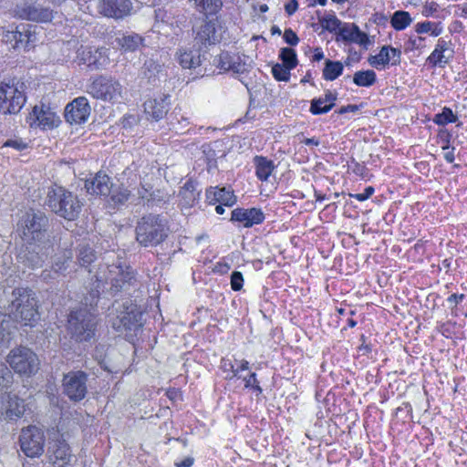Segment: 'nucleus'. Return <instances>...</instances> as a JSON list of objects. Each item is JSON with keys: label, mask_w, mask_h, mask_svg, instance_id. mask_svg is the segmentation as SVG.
<instances>
[{"label": "nucleus", "mask_w": 467, "mask_h": 467, "mask_svg": "<svg viewBox=\"0 0 467 467\" xmlns=\"http://www.w3.org/2000/svg\"><path fill=\"white\" fill-rule=\"evenodd\" d=\"M105 48H93L91 47H81L78 51L79 64L86 65L91 69L99 68L105 62Z\"/></svg>", "instance_id": "obj_23"}, {"label": "nucleus", "mask_w": 467, "mask_h": 467, "mask_svg": "<svg viewBox=\"0 0 467 467\" xmlns=\"http://www.w3.org/2000/svg\"><path fill=\"white\" fill-rule=\"evenodd\" d=\"M19 443L22 451L27 457H38L44 452V431L42 429L33 425L24 428L19 436Z\"/></svg>", "instance_id": "obj_14"}, {"label": "nucleus", "mask_w": 467, "mask_h": 467, "mask_svg": "<svg viewBox=\"0 0 467 467\" xmlns=\"http://www.w3.org/2000/svg\"><path fill=\"white\" fill-rule=\"evenodd\" d=\"M411 22L412 18L410 13L402 10L394 12L390 18L391 26L398 31L405 29Z\"/></svg>", "instance_id": "obj_37"}, {"label": "nucleus", "mask_w": 467, "mask_h": 467, "mask_svg": "<svg viewBox=\"0 0 467 467\" xmlns=\"http://www.w3.org/2000/svg\"><path fill=\"white\" fill-rule=\"evenodd\" d=\"M206 199L210 204L221 203L231 207L236 202L233 191L226 188L210 187L206 190Z\"/></svg>", "instance_id": "obj_26"}, {"label": "nucleus", "mask_w": 467, "mask_h": 467, "mask_svg": "<svg viewBox=\"0 0 467 467\" xmlns=\"http://www.w3.org/2000/svg\"><path fill=\"white\" fill-rule=\"evenodd\" d=\"M432 26V22L431 21H424L417 23L414 26L415 32L417 34H425V33H431V29Z\"/></svg>", "instance_id": "obj_60"}, {"label": "nucleus", "mask_w": 467, "mask_h": 467, "mask_svg": "<svg viewBox=\"0 0 467 467\" xmlns=\"http://www.w3.org/2000/svg\"><path fill=\"white\" fill-rule=\"evenodd\" d=\"M30 118L37 121V125L42 129H52L56 127L59 121L58 117L49 108H46L44 105L35 106Z\"/></svg>", "instance_id": "obj_25"}, {"label": "nucleus", "mask_w": 467, "mask_h": 467, "mask_svg": "<svg viewBox=\"0 0 467 467\" xmlns=\"http://www.w3.org/2000/svg\"><path fill=\"white\" fill-rule=\"evenodd\" d=\"M97 8L103 16L119 20L131 14L133 4L130 0H99Z\"/></svg>", "instance_id": "obj_15"}, {"label": "nucleus", "mask_w": 467, "mask_h": 467, "mask_svg": "<svg viewBox=\"0 0 467 467\" xmlns=\"http://www.w3.org/2000/svg\"><path fill=\"white\" fill-rule=\"evenodd\" d=\"M330 110H331V105H327V103H326L324 101V99L322 97L317 98V99H313L311 100V105H310L309 111L313 115L325 114V113H327Z\"/></svg>", "instance_id": "obj_45"}, {"label": "nucleus", "mask_w": 467, "mask_h": 467, "mask_svg": "<svg viewBox=\"0 0 467 467\" xmlns=\"http://www.w3.org/2000/svg\"><path fill=\"white\" fill-rule=\"evenodd\" d=\"M170 200V194L161 190H154L149 193L147 197L146 204L148 207L161 206L168 202Z\"/></svg>", "instance_id": "obj_41"}, {"label": "nucleus", "mask_w": 467, "mask_h": 467, "mask_svg": "<svg viewBox=\"0 0 467 467\" xmlns=\"http://www.w3.org/2000/svg\"><path fill=\"white\" fill-rule=\"evenodd\" d=\"M7 362L16 373L26 375L36 373L39 366L37 356L26 347L11 350L7 357Z\"/></svg>", "instance_id": "obj_12"}, {"label": "nucleus", "mask_w": 467, "mask_h": 467, "mask_svg": "<svg viewBox=\"0 0 467 467\" xmlns=\"http://www.w3.org/2000/svg\"><path fill=\"white\" fill-rule=\"evenodd\" d=\"M90 114V107L85 97H78L65 109V119L70 124L84 123Z\"/></svg>", "instance_id": "obj_16"}, {"label": "nucleus", "mask_w": 467, "mask_h": 467, "mask_svg": "<svg viewBox=\"0 0 467 467\" xmlns=\"http://www.w3.org/2000/svg\"><path fill=\"white\" fill-rule=\"evenodd\" d=\"M87 91L94 99L116 101L121 98L122 86L112 78L99 76L88 86Z\"/></svg>", "instance_id": "obj_9"}, {"label": "nucleus", "mask_w": 467, "mask_h": 467, "mask_svg": "<svg viewBox=\"0 0 467 467\" xmlns=\"http://www.w3.org/2000/svg\"><path fill=\"white\" fill-rule=\"evenodd\" d=\"M178 60L183 68H195L201 65V55L198 49H180Z\"/></svg>", "instance_id": "obj_29"}, {"label": "nucleus", "mask_w": 467, "mask_h": 467, "mask_svg": "<svg viewBox=\"0 0 467 467\" xmlns=\"http://www.w3.org/2000/svg\"><path fill=\"white\" fill-rule=\"evenodd\" d=\"M244 285V276L239 271H234L231 275V287L234 291H240Z\"/></svg>", "instance_id": "obj_51"}, {"label": "nucleus", "mask_w": 467, "mask_h": 467, "mask_svg": "<svg viewBox=\"0 0 467 467\" xmlns=\"http://www.w3.org/2000/svg\"><path fill=\"white\" fill-rule=\"evenodd\" d=\"M440 10V5L436 2H426L422 6L421 14L423 16H434L435 13Z\"/></svg>", "instance_id": "obj_52"}, {"label": "nucleus", "mask_w": 467, "mask_h": 467, "mask_svg": "<svg viewBox=\"0 0 467 467\" xmlns=\"http://www.w3.org/2000/svg\"><path fill=\"white\" fill-rule=\"evenodd\" d=\"M11 323L9 318L0 314V346H6L11 340Z\"/></svg>", "instance_id": "obj_42"}, {"label": "nucleus", "mask_w": 467, "mask_h": 467, "mask_svg": "<svg viewBox=\"0 0 467 467\" xmlns=\"http://www.w3.org/2000/svg\"><path fill=\"white\" fill-rule=\"evenodd\" d=\"M253 161L256 177L262 182L267 181L275 168L273 161L264 156H255Z\"/></svg>", "instance_id": "obj_30"}, {"label": "nucleus", "mask_w": 467, "mask_h": 467, "mask_svg": "<svg viewBox=\"0 0 467 467\" xmlns=\"http://www.w3.org/2000/svg\"><path fill=\"white\" fill-rule=\"evenodd\" d=\"M457 120V117L453 114L450 108L444 107L441 113L435 115L433 121L438 124L444 126L448 123H454Z\"/></svg>", "instance_id": "obj_44"}, {"label": "nucleus", "mask_w": 467, "mask_h": 467, "mask_svg": "<svg viewBox=\"0 0 467 467\" xmlns=\"http://www.w3.org/2000/svg\"><path fill=\"white\" fill-rule=\"evenodd\" d=\"M283 38L286 44L295 47L299 43V37L292 28H286L284 32Z\"/></svg>", "instance_id": "obj_54"}, {"label": "nucleus", "mask_w": 467, "mask_h": 467, "mask_svg": "<svg viewBox=\"0 0 467 467\" xmlns=\"http://www.w3.org/2000/svg\"><path fill=\"white\" fill-rule=\"evenodd\" d=\"M144 41V37L135 32L119 33L115 39L118 47L123 53L136 52L145 46Z\"/></svg>", "instance_id": "obj_24"}, {"label": "nucleus", "mask_w": 467, "mask_h": 467, "mask_svg": "<svg viewBox=\"0 0 467 467\" xmlns=\"http://www.w3.org/2000/svg\"><path fill=\"white\" fill-rule=\"evenodd\" d=\"M200 192L196 191L195 183L192 181H188L184 183L179 192V196L183 201L184 205H193L197 196Z\"/></svg>", "instance_id": "obj_35"}, {"label": "nucleus", "mask_w": 467, "mask_h": 467, "mask_svg": "<svg viewBox=\"0 0 467 467\" xmlns=\"http://www.w3.org/2000/svg\"><path fill=\"white\" fill-rule=\"evenodd\" d=\"M234 60V57L231 56L228 52L220 54L218 57L217 66L225 71L230 70L232 64Z\"/></svg>", "instance_id": "obj_50"}, {"label": "nucleus", "mask_w": 467, "mask_h": 467, "mask_svg": "<svg viewBox=\"0 0 467 467\" xmlns=\"http://www.w3.org/2000/svg\"><path fill=\"white\" fill-rule=\"evenodd\" d=\"M243 379L244 381L245 389H252L257 394H261L263 392V389L260 387L259 381L254 372L250 373L247 377H244Z\"/></svg>", "instance_id": "obj_48"}, {"label": "nucleus", "mask_w": 467, "mask_h": 467, "mask_svg": "<svg viewBox=\"0 0 467 467\" xmlns=\"http://www.w3.org/2000/svg\"><path fill=\"white\" fill-rule=\"evenodd\" d=\"M45 203L57 215L68 221L78 218L81 212V202L78 196L61 186L48 190Z\"/></svg>", "instance_id": "obj_2"}, {"label": "nucleus", "mask_w": 467, "mask_h": 467, "mask_svg": "<svg viewBox=\"0 0 467 467\" xmlns=\"http://www.w3.org/2000/svg\"><path fill=\"white\" fill-rule=\"evenodd\" d=\"M170 129L173 130L176 133H184L189 126V121L183 115L173 111L169 117Z\"/></svg>", "instance_id": "obj_39"}, {"label": "nucleus", "mask_w": 467, "mask_h": 467, "mask_svg": "<svg viewBox=\"0 0 467 467\" xmlns=\"http://www.w3.org/2000/svg\"><path fill=\"white\" fill-rule=\"evenodd\" d=\"M322 27L331 33H337L342 22L335 16L328 15L319 19Z\"/></svg>", "instance_id": "obj_43"}, {"label": "nucleus", "mask_w": 467, "mask_h": 467, "mask_svg": "<svg viewBox=\"0 0 467 467\" xmlns=\"http://www.w3.org/2000/svg\"><path fill=\"white\" fill-rule=\"evenodd\" d=\"M232 221L238 222L244 227L249 228L254 224H260L265 221V214L259 208H236L232 212Z\"/></svg>", "instance_id": "obj_20"}, {"label": "nucleus", "mask_w": 467, "mask_h": 467, "mask_svg": "<svg viewBox=\"0 0 467 467\" xmlns=\"http://www.w3.org/2000/svg\"><path fill=\"white\" fill-rule=\"evenodd\" d=\"M26 411L25 401L16 395H9L7 400V408L5 410L6 417L11 420L21 418Z\"/></svg>", "instance_id": "obj_31"}, {"label": "nucleus", "mask_w": 467, "mask_h": 467, "mask_svg": "<svg viewBox=\"0 0 467 467\" xmlns=\"http://www.w3.org/2000/svg\"><path fill=\"white\" fill-rule=\"evenodd\" d=\"M451 40H446L443 37L438 39L434 50L427 57V62L432 67L439 66L440 67H445L449 63L451 57H446L447 52L451 46Z\"/></svg>", "instance_id": "obj_27"}, {"label": "nucleus", "mask_w": 467, "mask_h": 467, "mask_svg": "<svg viewBox=\"0 0 467 467\" xmlns=\"http://www.w3.org/2000/svg\"><path fill=\"white\" fill-rule=\"evenodd\" d=\"M12 373L11 371L5 366H0V385L7 386L11 382Z\"/></svg>", "instance_id": "obj_56"}, {"label": "nucleus", "mask_w": 467, "mask_h": 467, "mask_svg": "<svg viewBox=\"0 0 467 467\" xmlns=\"http://www.w3.org/2000/svg\"><path fill=\"white\" fill-rule=\"evenodd\" d=\"M169 234L168 220L161 214H145L138 220L135 226V239L142 247L158 246L167 239Z\"/></svg>", "instance_id": "obj_1"}, {"label": "nucleus", "mask_w": 467, "mask_h": 467, "mask_svg": "<svg viewBox=\"0 0 467 467\" xmlns=\"http://www.w3.org/2000/svg\"><path fill=\"white\" fill-rule=\"evenodd\" d=\"M36 26L29 24H20L14 29L16 35L18 49H28L36 41Z\"/></svg>", "instance_id": "obj_28"}, {"label": "nucleus", "mask_w": 467, "mask_h": 467, "mask_svg": "<svg viewBox=\"0 0 467 467\" xmlns=\"http://www.w3.org/2000/svg\"><path fill=\"white\" fill-rule=\"evenodd\" d=\"M5 147H11L17 150H22L26 148V143H25L22 140H7L4 143Z\"/></svg>", "instance_id": "obj_61"}, {"label": "nucleus", "mask_w": 467, "mask_h": 467, "mask_svg": "<svg viewBox=\"0 0 467 467\" xmlns=\"http://www.w3.org/2000/svg\"><path fill=\"white\" fill-rule=\"evenodd\" d=\"M161 66L153 61L152 59L146 60L142 67V72L143 74L150 79L153 76H155V73L160 71Z\"/></svg>", "instance_id": "obj_49"}, {"label": "nucleus", "mask_w": 467, "mask_h": 467, "mask_svg": "<svg viewBox=\"0 0 467 467\" xmlns=\"http://www.w3.org/2000/svg\"><path fill=\"white\" fill-rule=\"evenodd\" d=\"M400 57L401 52L400 49L390 46H383L379 54L371 56L368 58V62L376 68H379V67H384L389 63L393 66H397L400 63Z\"/></svg>", "instance_id": "obj_21"}, {"label": "nucleus", "mask_w": 467, "mask_h": 467, "mask_svg": "<svg viewBox=\"0 0 467 467\" xmlns=\"http://www.w3.org/2000/svg\"><path fill=\"white\" fill-rule=\"evenodd\" d=\"M49 461L55 467H66L70 463L72 453L67 441L57 439L48 447Z\"/></svg>", "instance_id": "obj_18"}, {"label": "nucleus", "mask_w": 467, "mask_h": 467, "mask_svg": "<svg viewBox=\"0 0 467 467\" xmlns=\"http://www.w3.org/2000/svg\"><path fill=\"white\" fill-rule=\"evenodd\" d=\"M222 368L224 369V371L232 372V376L228 377L229 379H233L238 376V369L234 368V365L231 361L223 359Z\"/></svg>", "instance_id": "obj_62"}, {"label": "nucleus", "mask_w": 467, "mask_h": 467, "mask_svg": "<svg viewBox=\"0 0 467 467\" xmlns=\"http://www.w3.org/2000/svg\"><path fill=\"white\" fill-rule=\"evenodd\" d=\"M344 66L340 61L327 59L323 68V78L327 81H333L343 73Z\"/></svg>", "instance_id": "obj_33"}, {"label": "nucleus", "mask_w": 467, "mask_h": 467, "mask_svg": "<svg viewBox=\"0 0 467 467\" xmlns=\"http://www.w3.org/2000/svg\"><path fill=\"white\" fill-rule=\"evenodd\" d=\"M351 42L359 45H367L368 42V36L366 33L360 31L359 27L357 26L354 27V36Z\"/></svg>", "instance_id": "obj_55"}, {"label": "nucleus", "mask_w": 467, "mask_h": 467, "mask_svg": "<svg viewBox=\"0 0 467 467\" xmlns=\"http://www.w3.org/2000/svg\"><path fill=\"white\" fill-rule=\"evenodd\" d=\"M112 187L110 177L101 171H99L91 180L85 182V189L90 194L109 196Z\"/></svg>", "instance_id": "obj_22"}, {"label": "nucleus", "mask_w": 467, "mask_h": 467, "mask_svg": "<svg viewBox=\"0 0 467 467\" xmlns=\"http://www.w3.org/2000/svg\"><path fill=\"white\" fill-rule=\"evenodd\" d=\"M291 70L292 69L279 63H276L272 67V74L278 81H288Z\"/></svg>", "instance_id": "obj_47"}, {"label": "nucleus", "mask_w": 467, "mask_h": 467, "mask_svg": "<svg viewBox=\"0 0 467 467\" xmlns=\"http://www.w3.org/2000/svg\"><path fill=\"white\" fill-rule=\"evenodd\" d=\"M324 99V101L327 103V105H331V109L335 106V101L337 99V93L332 92L331 90H326L325 96L322 97Z\"/></svg>", "instance_id": "obj_63"}, {"label": "nucleus", "mask_w": 467, "mask_h": 467, "mask_svg": "<svg viewBox=\"0 0 467 467\" xmlns=\"http://www.w3.org/2000/svg\"><path fill=\"white\" fill-rule=\"evenodd\" d=\"M110 202L114 206L123 205L130 197V191L123 184L111 189Z\"/></svg>", "instance_id": "obj_38"}, {"label": "nucleus", "mask_w": 467, "mask_h": 467, "mask_svg": "<svg viewBox=\"0 0 467 467\" xmlns=\"http://www.w3.org/2000/svg\"><path fill=\"white\" fill-rule=\"evenodd\" d=\"M98 320L87 308L72 310L67 317V330L77 342H88L95 338Z\"/></svg>", "instance_id": "obj_5"}, {"label": "nucleus", "mask_w": 467, "mask_h": 467, "mask_svg": "<svg viewBox=\"0 0 467 467\" xmlns=\"http://www.w3.org/2000/svg\"><path fill=\"white\" fill-rule=\"evenodd\" d=\"M195 36L194 41L200 47H209L215 45L221 40V36L216 29L215 20H203L200 26L192 28Z\"/></svg>", "instance_id": "obj_17"}, {"label": "nucleus", "mask_w": 467, "mask_h": 467, "mask_svg": "<svg viewBox=\"0 0 467 467\" xmlns=\"http://www.w3.org/2000/svg\"><path fill=\"white\" fill-rule=\"evenodd\" d=\"M424 40V37L418 36L415 38L410 37L406 43H405V50L406 51H411L415 49L420 48V42Z\"/></svg>", "instance_id": "obj_57"}, {"label": "nucleus", "mask_w": 467, "mask_h": 467, "mask_svg": "<svg viewBox=\"0 0 467 467\" xmlns=\"http://www.w3.org/2000/svg\"><path fill=\"white\" fill-rule=\"evenodd\" d=\"M15 17L36 23H50L55 16V11L49 7L36 5V1L16 4L12 9Z\"/></svg>", "instance_id": "obj_13"}, {"label": "nucleus", "mask_w": 467, "mask_h": 467, "mask_svg": "<svg viewBox=\"0 0 467 467\" xmlns=\"http://www.w3.org/2000/svg\"><path fill=\"white\" fill-rule=\"evenodd\" d=\"M194 8L205 16L216 15L223 6L222 0H189Z\"/></svg>", "instance_id": "obj_32"}, {"label": "nucleus", "mask_w": 467, "mask_h": 467, "mask_svg": "<svg viewBox=\"0 0 467 467\" xmlns=\"http://www.w3.org/2000/svg\"><path fill=\"white\" fill-rule=\"evenodd\" d=\"M203 154L206 156L209 161L216 159V154L212 147V144H204L202 147Z\"/></svg>", "instance_id": "obj_64"}, {"label": "nucleus", "mask_w": 467, "mask_h": 467, "mask_svg": "<svg viewBox=\"0 0 467 467\" xmlns=\"http://www.w3.org/2000/svg\"><path fill=\"white\" fill-rule=\"evenodd\" d=\"M97 258L95 250L88 244H81L78 248V260L81 266L87 267Z\"/></svg>", "instance_id": "obj_34"}, {"label": "nucleus", "mask_w": 467, "mask_h": 467, "mask_svg": "<svg viewBox=\"0 0 467 467\" xmlns=\"http://www.w3.org/2000/svg\"><path fill=\"white\" fill-rule=\"evenodd\" d=\"M62 392L71 401L78 402L88 393V374L82 370L69 371L63 376Z\"/></svg>", "instance_id": "obj_10"}, {"label": "nucleus", "mask_w": 467, "mask_h": 467, "mask_svg": "<svg viewBox=\"0 0 467 467\" xmlns=\"http://www.w3.org/2000/svg\"><path fill=\"white\" fill-rule=\"evenodd\" d=\"M231 71H233L235 74H244L247 71L245 63H242L240 61V57H234V60L232 64V67L230 68Z\"/></svg>", "instance_id": "obj_58"}, {"label": "nucleus", "mask_w": 467, "mask_h": 467, "mask_svg": "<svg viewBox=\"0 0 467 467\" xmlns=\"http://www.w3.org/2000/svg\"><path fill=\"white\" fill-rule=\"evenodd\" d=\"M376 80V73L371 69L357 71L353 76V82L358 87H370Z\"/></svg>", "instance_id": "obj_36"}, {"label": "nucleus", "mask_w": 467, "mask_h": 467, "mask_svg": "<svg viewBox=\"0 0 467 467\" xmlns=\"http://www.w3.org/2000/svg\"><path fill=\"white\" fill-rule=\"evenodd\" d=\"M54 253L52 241L26 242L21 249L18 259L24 265L31 268H40L45 261Z\"/></svg>", "instance_id": "obj_8"}, {"label": "nucleus", "mask_w": 467, "mask_h": 467, "mask_svg": "<svg viewBox=\"0 0 467 467\" xmlns=\"http://www.w3.org/2000/svg\"><path fill=\"white\" fill-rule=\"evenodd\" d=\"M357 26L355 24L343 23L339 27L337 35L338 36L337 40L339 38L345 42H351L354 36V27Z\"/></svg>", "instance_id": "obj_46"}, {"label": "nucleus", "mask_w": 467, "mask_h": 467, "mask_svg": "<svg viewBox=\"0 0 467 467\" xmlns=\"http://www.w3.org/2000/svg\"><path fill=\"white\" fill-rule=\"evenodd\" d=\"M105 279L110 284L109 290L113 296L121 292L130 294V289L135 286L137 282L134 273L130 267L123 268L121 265H115L108 267V275Z\"/></svg>", "instance_id": "obj_11"}, {"label": "nucleus", "mask_w": 467, "mask_h": 467, "mask_svg": "<svg viewBox=\"0 0 467 467\" xmlns=\"http://www.w3.org/2000/svg\"><path fill=\"white\" fill-rule=\"evenodd\" d=\"M11 315L17 322L25 326H33L39 318L37 300L33 290L25 287L16 288L12 293Z\"/></svg>", "instance_id": "obj_3"}, {"label": "nucleus", "mask_w": 467, "mask_h": 467, "mask_svg": "<svg viewBox=\"0 0 467 467\" xmlns=\"http://www.w3.org/2000/svg\"><path fill=\"white\" fill-rule=\"evenodd\" d=\"M170 95L150 99L144 102V112L148 118L159 121L167 115L170 108Z\"/></svg>", "instance_id": "obj_19"}, {"label": "nucleus", "mask_w": 467, "mask_h": 467, "mask_svg": "<svg viewBox=\"0 0 467 467\" xmlns=\"http://www.w3.org/2000/svg\"><path fill=\"white\" fill-rule=\"evenodd\" d=\"M26 84L16 78H5L0 82V113L17 114L24 107Z\"/></svg>", "instance_id": "obj_4"}, {"label": "nucleus", "mask_w": 467, "mask_h": 467, "mask_svg": "<svg viewBox=\"0 0 467 467\" xmlns=\"http://www.w3.org/2000/svg\"><path fill=\"white\" fill-rule=\"evenodd\" d=\"M109 317L116 331H131L141 327V312L130 299L122 303L115 301L109 308Z\"/></svg>", "instance_id": "obj_6"}, {"label": "nucleus", "mask_w": 467, "mask_h": 467, "mask_svg": "<svg viewBox=\"0 0 467 467\" xmlns=\"http://www.w3.org/2000/svg\"><path fill=\"white\" fill-rule=\"evenodd\" d=\"M282 61V65L290 69H294L297 66V56L296 51L291 47H282L278 56Z\"/></svg>", "instance_id": "obj_40"}, {"label": "nucleus", "mask_w": 467, "mask_h": 467, "mask_svg": "<svg viewBox=\"0 0 467 467\" xmlns=\"http://www.w3.org/2000/svg\"><path fill=\"white\" fill-rule=\"evenodd\" d=\"M373 193H374V188L372 186H368L364 190L363 192L350 194V197H352L359 202H364V201L368 200Z\"/></svg>", "instance_id": "obj_59"}, {"label": "nucleus", "mask_w": 467, "mask_h": 467, "mask_svg": "<svg viewBox=\"0 0 467 467\" xmlns=\"http://www.w3.org/2000/svg\"><path fill=\"white\" fill-rule=\"evenodd\" d=\"M17 225L25 242L51 241L47 237L48 218L40 211L26 212Z\"/></svg>", "instance_id": "obj_7"}, {"label": "nucleus", "mask_w": 467, "mask_h": 467, "mask_svg": "<svg viewBox=\"0 0 467 467\" xmlns=\"http://www.w3.org/2000/svg\"><path fill=\"white\" fill-rule=\"evenodd\" d=\"M3 41L10 45L12 48L18 49V44L15 29L5 31L3 34Z\"/></svg>", "instance_id": "obj_53"}]
</instances>
